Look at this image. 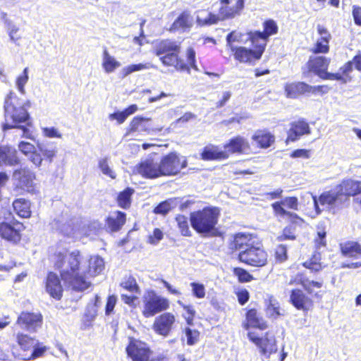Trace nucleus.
<instances>
[{"label": "nucleus", "mask_w": 361, "mask_h": 361, "mask_svg": "<svg viewBox=\"0 0 361 361\" xmlns=\"http://www.w3.org/2000/svg\"><path fill=\"white\" fill-rule=\"evenodd\" d=\"M153 53L164 67L188 73L191 70H197L196 51L191 46L185 49L183 59L181 56L180 42L169 38L162 39L154 44Z\"/></svg>", "instance_id": "obj_1"}, {"label": "nucleus", "mask_w": 361, "mask_h": 361, "mask_svg": "<svg viewBox=\"0 0 361 361\" xmlns=\"http://www.w3.org/2000/svg\"><path fill=\"white\" fill-rule=\"evenodd\" d=\"M228 250L231 251V258L238 259L247 265L262 267L267 263V253L250 234H235L229 243Z\"/></svg>", "instance_id": "obj_2"}, {"label": "nucleus", "mask_w": 361, "mask_h": 361, "mask_svg": "<svg viewBox=\"0 0 361 361\" xmlns=\"http://www.w3.org/2000/svg\"><path fill=\"white\" fill-rule=\"evenodd\" d=\"M219 217V211L215 207H204L190 214L193 229L198 233H214Z\"/></svg>", "instance_id": "obj_3"}, {"label": "nucleus", "mask_w": 361, "mask_h": 361, "mask_svg": "<svg viewBox=\"0 0 361 361\" xmlns=\"http://www.w3.org/2000/svg\"><path fill=\"white\" fill-rule=\"evenodd\" d=\"M15 339L21 351L19 356L23 360L30 361L41 357L47 350L46 346L27 334L19 331L15 334Z\"/></svg>", "instance_id": "obj_4"}, {"label": "nucleus", "mask_w": 361, "mask_h": 361, "mask_svg": "<svg viewBox=\"0 0 361 361\" xmlns=\"http://www.w3.org/2000/svg\"><path fill=\"white\" fill-rule=\"evenodd\" d=\"M54 257V267L56 269H62L60 272L62 280H66L71 274L80 271L82 255L79 250H74L68 255L59 252L55 253Z\"/></svg>", "instance_id": "obj_5"}, {"label": "nucleus", "mask_w": 361, "mask_h": 361, "mask_svg": "<svg viewBox=\"0 0 361 361\" xmlns=\"http://www.w3.org/2000/svg\"><path fill=\"white\" fill-rule=\"evenodd\" d=\"M26 226L15 217L0 222V238L13 245H19L24 236Z\"/></svg>", "instance_id": "obj_6"}, {"label": "nucleus", "mask_w": 361, "mask_h": 361, "mask_svg": "<svg viewBox=\"0 0 361 361\" xmlns=\"http://www.w3.org/2000/svg\"><path fill=\"white\" fill-rule=\"evenodd\" d=\"M142 314L145 318H150L166 311L170 307L168 298L159 295L154 290H148L142 297Z\"/></svg>", "instance_id": "obj_7"}, {"label": "nucleus", "mask_w": 361, "mask_h": 361, "mask_svg": "<svg viewBox=\"0 0 361 361\" xmlns=\"http://www.w3.org/2000/svg\"><path fill=\"white\" fill-rule=\"evenodd\" d=\"M4 110L6 118L11 120L13 125L24 123L30 118L20 99L13 92H9L5 99Z\"/></svg>", "instance_id": "obj_8"}, {"label": "nucleus", "mask_w": 361, "mask_h": 361, "mask_svg": "<svg viewBox=\"0 0 361 361\" xmlns=\"http://www.w3.org/2000/svg\"><path fill=\"white\" fill-rule=\"evenodd\" d=\"M159 166L163 176H175L188 166V159L176 152H170L162 156Z\"/></svg>", "instance_id": "obj_9"}, {"label": "nucleus", "mask_w": 361, "mask_h": 361, "mask_svg": "<svg viewBox=\"0 0 361 361\" xmlns=\"http://www.w3.org/2000/svg\"><path fill=\"white\" fill-rule=\"evenodd\" d=\"M13 178L17 180L14 186V190L18 195H23L26 193L34 194L37 192L36 185L34 183L35 174L27 168H20L14 171Z\"/></svg>", "instance_id": "obj_10"}, {"label": "nucleus", "mask_w": 361, "mask_h": 361, "mask_svg": "<svg viewBox=\"0 0 361 361\" xmlns=\"http://www.w3.org/2000/svg\"><path fill=\"white\" fill-rule=\"evenodd\" d=\"M247 337L259 348L263 361H268L270 355L278 350L276 338L273 334L267 333L260 337L255 332H248Z\"/></svg>", "instance_id": "obj_11"}, {"label": "nucleus", "mask_w": 361, "mask_h": 361, "mask_svg": "<svg viewBox=\"0 0 361 361\" xmlns=\"http://www.w3.org/2000/svg\"><path fill=\"white\" fill-rule=\"evenodd\" d=\"M43 323V316L40 312L22 311L18 314L15 326L29 333H35Z\"/></svg>", "instance_id": "obj_12"}, {"label": "nucleus", "mask_w": 361, "mask_h": 361, "mask_svg": "<svg viewBox=\"0 0 361 361\" xmlns=\"http://www.w3.org/2000/svg\"><path fill=\"white\" fill-rule=\"evenodd\" d=\"M128 340V344L126 348L128 357L132 361H147L152 354L148 345L133 337H129Z\"/></svg>", "instance_id": "obj_13"}, {"label": "nucleus", "mask_w": 361, "mask_h": 361, "mask_svg": "<svg viewBox=\"0 0 361 361\" xmlns=\"http://www.w3.org/2000/svg\"><path fill=\"white\" fill-rule=\"evenodd\" d=\"M343 198L344 196L340 195L336 188L322 193L318 200L316 196H313L315 210L317 214H319L324 208L337 207L344 202Z\"/></svg>", "instance_id": "obj_14"}, {"label": "nucleus", "mask_w": 361, "mask_h": 361, "mask_svg": "<svg viewBox=\"0 0 361 361\" xmlns=\"http://www.w3.org/2000/svg\"><path fill=\"white\" fill-rule=\"evenodd\" d=\"M133 173L145 179H156L162 177L159 161L148 157L140 161L134 168Z\"/></svg>", "instance_id": "obj_15"}, {"label": "nucleus", "mask_w": 361, "mask_h": 361, "mask_svg": "<svg viewBox=\"0 0 361 361\" xmlns=\"http://www.w3.org/2000/svg\"><path fill=\"white\" fill-rule=\"evenodd\" d=\"M176 322L175 314L165 311L154 319L152 328L157 334L166 337L172 331Z\"/></svg>", "instance_id": "obj_16"}, {"label": "nucleus", "mask_w": 361, "mask_h": 361, "mask_svg": "<svg viewBox=\"0 0 361 361\" xmlns=\"http://www.w3.org/2000/svg\"><path fill=\"white\" fill-rule=\"evenodd\" d=\"M150 118L137 116L133 118L126 128V135L149 134L156 131L149 125Z\"/></svg>", "instance_id": "obj_17"}, {"label": "nucleus", "mask_w": 361, "mask_h": 361, "mask_svg": "<svg viewBox=\"0 0 361 361\" xmlns=\"http://www.w3.org/2000/svg\"><path fill=\"white\" fill-rule=\"evenodd\" d=\"M45 290L49 295L56 300L63 296V288L59 276L54 271H49L45 279Z\"/></svg>", "instance_id": "obj_18"}, {"label": "nucleus", "mask_w": 361, "mask_h": 361, "mask_svg": "<svg viewBox=\"0 0 361 361\" xmlns=\"http://www.w3.org/2000/svg\"><path fill=\"white\" fill-rule=\"evenodd\" d=\"M127 215L125 212L116 210L110 213L104 219V228L109 233L120 231L126 224Z\"/></svg>", "instance_id": "obj_19"}, {"label": "nucleus", "mask_w": 361, "mask_h": 361, "mask_svg": "<svg viewBox=\"0 0 361 361\" xmlns=\"http://www.w3.org/2000/svg\"><path fill=\"white\" fill-rule=\"evenodd\" d=\"M250 152V144L244 137L240 135L234 137L227 143V154H248Z\"/></svg>", "instance_id": "obj_20"}, {"label": "nucleus", "mask_w": 361, "mask_h": 361, "mask_svg": "<svg viewBox=\"0 0 361 361\" xmlns=\"http://www.w3.org/2000/svg\"><path fill=\"white\" fill-rule=\"evenodd\" d=\"M310 134V129L308 123L304 120H299L290 123V128L288 131V141L294 142L298 140L302 135Z\"/></svg>", "instance_id": "obj_21"}, {"label": "nucleus", "mask_w": 361, "mask_h": 361, "mask_svg": "<svg viewBox=\"0 0 361 361\" xmlns=\"http://www.w3.org/2000/svg\"><path fill=\"white\" fill-rule=\"evenodd\" d=\"M192 26V18L187 11L181 12L177 18L171 24L169 30L171 32L181 31L188 32Z\"/></svg>", "instance_id": "obj_22"}, {"label": "nucleus", "mask_w": 361, "mask_h": 361, "mask_svg": "<svg viewBox=\"0 0 361 361\" xmlns=\"http://www.w3.org/2000/svg\"><path fill=\"white\" fill-rule=\"evenodd\" d=\"M339 194L344 196L345 202L349 196H353L361 191L360 182L353 180H345L336 187Z\"/></svg>", "instance_id": "obj_23"}, {"label": "nucleus", "mask_w": 361, "mask_h": 361, "mask_svg": "<svg viewBox=\"0 0 361 361\" xmlns=\"http://www.w3.org/2000/svg\"><path fill=\"white\" fill-rule=\"evenodd\" d=\"M63 281L67 282L77 292L84 291L91 286V282L87 279L85 274H82L80 271L71 274L67 279Z\"/></svg>", "instance_id": "obj_24"}, {"label": "nucleus", "mask_w": 361, "mask_h": 361, "mask_svg": "<svg viewBox=\"0 0 361 361\" xmlns=\"http://www.w3.org/2000/svg\"><path fill=\"white\" fill-rule=\"evenodd\" d=\"M247 37H249L248 40L251 42L255 48L253 51L257 54V57L261 58L264 51L268 38L260 31L249 32Z\"/></svg>", "instance_id": "obj_25"}, {"label": "nucleus", "mask_w": 361, "mask_h": 361, "mask_svg": "<svg viewBox=\"0 0 361 361\" xmlns=\"http://www.w3.org/2000/svg\"><path fill=\"white\" fill-rule=\"evenodd\" d=\"M329 63V61L326 57L316 56L310 59L307 63V66L310 71L314 72L322 78L324 77V74L326 72Z\"/></svg>", "instance_id": "obj_26"}, {"label": "nucleus", "mask_w": 361, "mask_h": 361, "mask_svg": "<svg viewBox=\"0 0 361 361\" xmlns=\"http://www.w3.org/2000/svg\"><path fill=\"white\" fill-rule=\"evenodd\" d=\"M234 57L236 60L241 63H252L258 61L260 58L257 57V54L250 49L244 47L234 48L231 47Z\"/></svg>", "instance_id": "obj_27"}, {"label": "nucleus", "mask_w": 361, "mask_h": 361, "mask_svg": "<svg viewBox=\"0 0 361 361\" xmlns=\"http://www.w3.org/2000/svg\"><path fill=\"white\" fill-rule=\"evenodd\" d=\"M292 304L298 310H308L312 305L311 300L302 290H293L290 295Z\"/></svg>", "instance_id": "obj_28"}, {"label": "nucleus", "mask_w": 361, "mask_h": 361, "mask_svg": "<svg viewBox=\"0 0 361 361\" xmlns=\"http://www.w3.org/2000/svg\"><path fill=\"white\" fill-rule=\"evenodd\" d=\"M311 85L303 82H293L286 85L285 91L287 97L296 98L300 94H309Z\"/></svg>", "instance_id": "obj_29"}, {"label": "nucleus", "mask_w": 361, "mask_h": 361, "mask_svg": "<svg viewBox=\"0 0 361 361\" xmlns=\"http://www.w3.org/2000/svg\"><path fill=\"white\" fill-rule=\"evenodd\" d=\"M16 149L10 146L0 147V157L6 165L16 166L20 164V159Z\"/></svg>", "instance_id": "obj_30"}, {"label": "nucleus", "mask_w": 361, "mask_h": 361, "mask_svg": "<svg viewBox=\"0 0 361 361\" xmlns=\"http://www.w3.org/2000/svg\"><path fill=\"white\" fill-rule=\"evenodd\" d=\"M15 213L20 218L27 219L31 216V208L30 201L24 198L15 200L12 204Z\"/></svg>", "instance_id": "obj_31"}, {"label": "nucleus", "mask_w": 361, "mask_h": 361, "mask_svg": "<svg viewBox=\"0 0 361 361\" xmlns=\"http://www.w3.org/2000/svg\"><path fill=\"white\" fill-rule=\"evenodd\" d=\"M104 269V262L99 256H91L88 259V267L86 274L91 276L99 275Z\"/></svg>", "instance_id": "obj_32"}, {"label": "nucleus", "mask_w": 361, "mask_h": 361, "mask_svg": "<svg viewBox=\"0 0 361 361\" xmlns=\"http://www.w3.org/2000/svg\"><path fill=\"white\" fill-rule=\"evenodd\" d=\"M135 190L127 187L123 190L119 192L116 197V202L119 207L128 209L130 207L132 203V196Z\"/></svg>", "instance_id": "obj_33"}, {"label": "nucleus", "mask_w": 361, "mask_h": 361, "mask_svg": "<svg viewBox=\"0 0 361 361\" xmlns=\"http://www.w3.org/2000/svg\"><path fill=\"white\" fill-rule=\"evenodd\" d=\"M137 109L138 107L137 104H130L121 111H118L112 114H110L109 115V118L111 121L116 120L118 124H122L126 121V120L129 116L135 113L137 111Z\"/></svg>", "instance_id": "obj_34"}, {"label": "nucleus", "mask_w": 361, "mask_h": 361, "mask_svg": "<svg viewBox=\"0 0 361 361\" xmlns=\"http://www.w3.org/2000/svg\"><path fill=\"white\" fill-rule=\"evenodd\" d=\"M252 139L262 148H268L275 140V137L272 134L263 130L257 131L252 135Z\"/></svg>", "instance_id": "obj_35"}, {"label": "nucleus", "mask_w": 361, "mask_h": 361, "mask_svg": "<svg viewBox=\"0 0 361 361\" xmlns=\"http://www.w3.org/2000/svg\"><path fill=\"white\" fill-rule=\"evenodd\" d=\"M200 157L204 161H211L223 159L224 154L217 147L209 145L203 148Z\"/></svg>", "instance_id": "obj_36"}, {"label": "nucleus", "mask_w": 361, "mask_h": 361, "mask_svg": "<svg viewBox=\"0 0 361 361\" xmlns=\"http://www.w3.org/2000/svg\"><path fill=\"white\" fill-rule=\"evenodd\" d=\"M102 56V66L106 73H112L121 66V63L111 56L106 49L103 51Z\"/></svg>", "instance_id": "obj_37"}, {"label": "nucleus", "mask_w": 361, "mask_h": 361, "mask_svg": "<svg viewBox=\"0 0 361 361\" xmlns=\"http://www.w3.org/2000/svg\"><path fill=\"white\" fill-rule=\"evenodd\" d=\"M247 320L249 326L259 328L260 329H264L267 328L266 322L258 317L257 312L255 310H250L247 312Z\"/></svg>", "instance_id": "obj_38"}, {"label": "nucleus", "mask_w": 361, "mask_h": 361, "mask_svg": "<svg viewBox=\"0 0 361 361\" xmlns=\"http://www.w3.org/2000/svg\"><path fill=\"white\" fill-rule=\"evenodd\" d=\"M120 286L130 293H140V286L135 278L132 275L124 277L123 280L120 283Z\"/></svg>", "instance_id": "obj_39"}, {"label": "nucleus", "mask_w": 361, "mask_h": 361, "mask_svg": "<svg viewBox=\"0 0 361 361\" xmlns=\"http://www.w3.org/2000/svg\"><path fill=\"white\" fill-rule=\"evenodd\" d=\"M177 223L178 228L183 236L190 237L192 235L191 231L190 230L188 219L183 214H178L175 217Z\"/></svg>", "instance_id": "obj_40"}, {"label": "nucleus", "mask_w": 361, "mask_h": 361, "mask_svg": "<svg viewBox=\"0 0 361 361\" xmlns=\"http://www.w3.org/2000/svg\"><path fill=\"white\" fill-rule=\"evenodd\" d=\"M341 250L342 253L346 257L358 258L361 256L360 245L356 243L345 244L342 247Z\"/></svg>", "instance_id": "obj_41"}, {"label": "nucleus", "mask_w": 361, "mask_h": 361, "mask_svg": "<svg viewBox=\"0 0 361 361\" xmlns=\"http://www.w3.org/2000/svg\"><path fill=\"white\" fill-rule=\"evenodd\" d=\"M320 261L321 254L319 252H316L309 261L304 262L303 265L311 271L317 272L324 267L322 266V264L320 262Z\"/></svg>", "instance_id": "obj_42"}, {"label": "nucleus", "mask_w": 361, "mask_h": 361, "mask_svg": "<svg viewBox=\"0 0 361 361\" xmlns=\"http://www.w3.org/2000/svg\"><path fill=\"white\" fill-rule=\"evenodd\" d=\"M178 302L183 308V310L185 312V314L183 315V318L185 319V323L188 326H192L196 316V311L194 307L191 305L183 304L180 301H178Z\"/></svg>", "instance_id": "obj_43"}, {"label": "nucleus", "mask_w": 361, "mask_h": 361, "mask_svg": "<svg viewBox=\"0 0 361 361\" xmlns=\"http://www.w3.org/2000/svg\"><path fill=\"white\" fill-rule=\"evenodd\" d=\"M183 333L186 336L187 344L188 345H193L200 340V332L197 329L188 326L183 329Z\"/></svg>", "instance_id": "obj_44"}, {"label": "nucleus", "mask_w": 361, "mask_h": 361, "mask_svg": "<svg viewBox=\"0 0 361 361\" xmlns=\"http://www.w3.org/2000/svg\"><path fill=\"white\" fill-rule=\"evenodd\" d=\"M98 166L104 175L109 177L111 179H116V173L109 166V159L107 157L99 159L98 162Z\"/></svg>", "instance_id": "obj_45"}, {"label": "nucleus", "mask_w": 361, "mask_h": 361, "mask_svg": "<svg viewBox=\"0 0 361 361\" xmlns=\"http://www.w3.org/2000/svg\"><path fill=\"white\" fill-rule=\"evenodd\" d=\"M248 32L246 34L242 33L240 31H233L227 35V43L231 44L232 42H240L244 43L248 41L249 37Z\"/></svg>", "instance_id": "obj_46"}, {"label": "nucleus", "mask_w": 361, "mask_h": 361, "mask_svg": "<svg viewBox=\"0 0 361 361\" xmlns=\"http://www.w3.org/2000/svg\"><path fill=\"white\" fill-rule=\"evenodd\" d=\"M283 204L281 203V201L280 202H276L274 203H273L271 204V207L274 211V212L281 216V217H283L285 216H287L288 217H290V219H298V216L295 214V213H293V212H288V211H286L283 207Z\"/></svg>", "instance_id": "obj_47"}, {"label": "nucleus", "mask_w": 361, "mask_h": 361, "mask_svg": "<svg viewBox=\"0 0 361 361\" xmlns=\"http://www.w3.org/2000/svg\"><path fill=\"white\" fill-rule=\"evenodd\" d=\"M233 273L238 278L239 282L241 283L250 282L253 279V276L247 271L242 268H233Z\"/></svg>", "instance_id": "obj_48"}, {"label": "nucleus", "mask_w": 361, "mask_h": 361, "mask_svg": "<svg viewBox=\"0 0 361 361\" xmlns=\"http://www.w3.org/2000/svg\"><path fill=\"white\" fill-rule=\"evenodd\" d=\"M278 32V26L274 20H267L264 23V31L262 32L268 39Z\"/></svg>", "instance_id": "obj_49"}, {"label": "nucleus", "mask_w": 361, "mask_h": 361, "mask_svg": "<svg viewBox=\"0 0 361 361\" xmlns=\"http://www.w3.org/2000/svg\"><path fill=\"white\" fill-rule=\"evenodd\" d=\"M28 81V68H25L23 73L16 78V86L18 91L24 94L25 93V85Z\"/></svg>", "instance_id": "obj_50"}, {"label": "nucleus", "mask_w": 361, "mask_h": 361, "mask_svg": "<svg viewBox=\"0 0 361 361\" xmlns=\"http://www.w3.org/2000/svg\"><path fill=\"white\" fill-rule=\"evenodd\" d=\"M190 286L192 288V295L195 298L202 299L205 297L206 291L205 287L203 284L197 282H192L190 283Z\"/></svg>", "instance_id": "obj_51"}, {"label": "nucleus", "mask_w": 361, "mask_h": 361, "mask_svg": "<svg viewBox=\"0 0 361 361\" xmlns=\"http://www.w3.org/2000/svg\"><path fill=\"white\" fill-rule=\"evenodd\" d=\"M149 68V66L148 63H137V64H131L123 69V73L125 76L135 72L142 70H145Z\"/></svg>", "instance_id": "obj_52"}, {"label": "nucleus", "mask_w": 361, "mask_h": 361, "mask_svg": "<svg viewBox=\"0 0 361 361\" xmlns=\"http://www.w3.org/2000/svg\"><path fill=\"white\" fill-rule=\"evenodd\" d=\"M244 6V0H237L235 5L227 8V18H233L236 15H239L240 11Z\"/></svg>", "instance_id": "obj_53"}, {"label": "nucleus", "mask_w": 361, "mask_h": 361, "mask_svg": "<svg viewBox=\"0 0 361 361\" xmlns=\"http://www.w3.org/2000/svg\"><path fill=\"white\" fill-rule=\"evenodd\" d=\"M234 292L238 298V302L243 305L250 298V294L247 290L241 288H235Z\"/></svg>", "instance_id": "obj_54"}, {"label": "nucleus", "mask_w": 361, "mask_h": 361, "mask_svg": "<svg viewBox=\"0 0 361 361\" xmlns=\"http://www.w3.org/2000/svg\"><path fill=\"white\" fill-rule=\"evenodd\" d=\"M12 128H19V129L22 130H23L22 137L27 138V139L33 140L32 133L30 132V130L28 128H27L24 126L10 125L8 123H4L3 126L4 130H7L12 129Z\"/></svg>", "instance_id": "obj_55"}, {"label": "nucleus", "mask_w": 361, "mask_h": 361, "mask_svg": "<svg viewBox=\"0 0 361 361\" xmlns=\"http://www.w3.org/2000/svg\"><path fill=\"white\" fill-rule=\"evenodd\" d=\"M171 210L170 203L167 201L160 202L153 209V212L156 214L166 215Z\"/></svg>", "instance_id": "obj_56"}, {"label": "nucleus", "mask_w": 361, "mask_h": 361, "mask_svg": "<svg viewBox=\"0 0 361 361\" xmlns=\"http://www.w3.org/2000/svg\"><path fill=\"white\" fill-rule=\"evenodd\" d=\"M164 238L162 231L156 228L153 230L152 234L148 236L147 242L152 245H157Z\"/></svg>", "instance_id": "obj_57"}, {"label": "nucleus", "mask_w": 361, "mask_h": 361, "mask_svg": "<svg viewBox=\"0 0 361 361\" xmlns=\"http://www.w3.org/2000/svg\"><path fill=\"white\" fill-rule=\"evenodd\" d=\"M283 205L293 210L298 209V200L295 197H287L281 200Z\"/></svg>", "instance_id": "obj_58"}, {"label": "nucleus", "mask_w": 361, "mask_h": 361, "mask_svg": "<svg viewBox=\"0 0 361 361\" xmlns=\"http://www.w3.org/2000/svg\"><path fill=\"white\" fill-rule=\"evenodd\" d=\"M18 148L19 150L26 156L33 153L35 149V147L32 144L24 141H21L19 143Z\"/></svg>", "instance_id": "obj_59"}, {"label": "nucleus", "mask_w": 361, "mask_h": 361, "mask_svg": "<svg viewBox=\"0 0 361 361\" xmlns=\"http://www.w3.org/2000/svg\"><path fill=\"white\" fill-rule=\"evenodd\" d=\"M116 302H117V298H116V295H111L107 297L106 303V306H105L106 314H110L113 312V310L115 307V305L116 304Z\"/></svg>", "instance_id": "obj_60"}, {"label": "nucleus", "mask_w": 361, "mask_h": 361, "mask_svg": "<svg viewBox=\"0 0 361 361\" xmlns=\"http://www.w3.org/2000/svg\"><path fill=\"white\" fill-rule=\"evenodd\" d=\"M329 50V42H324L321 39H318L314 48V53H327Z\"/></svg>", "instance_id": "obj_61"}, {"label": "nucleus", "mask_w": 361, "mask_h": 361, "mask_svg": "<svg viewBox=\"0 0 361 361\" xmlns=\"http://www.w3.org/2000/svg\"><path fill=\"white\" fill-rule=\"evenodd\" d=\"M318 34L320 35L319 39L324 41V42H329L331 38V34L329 32L326 28L321 25L317 26Z\"/></svg>", "instance_id": "obj_62"}, {"label": "nucleus", "mask_w": 361, "mask_h": 361, "mask_svg": "<svg viewBox=\"0 0 361 361\" xmlns=\"http://www.w3.org/2000/svg\"><path fill=\"white\" fill-rule=\"evenodd\" d=\"M121 298L122 301L130 307H135V302L137 300V297L135 295H130L127 294H121Z\"/></svg>", "instance_id": "obj_63"}, {"label": "nucleus", "mask_w": 361, "mask_h": 361, "mask_svg": "<svg viewBox=\"0 0 361 361\" xmlns=\"http://www.w3.org/2000/svg\"><path fill=\"white\" fill-rule=\"evenodd\" d=\"M42 133L44 136L47 137H58L60 138L61 135L58 132V130L54 128H42Z\"/></svg>", "instance_id": "obj_64"}]
</instances>
